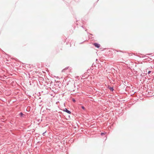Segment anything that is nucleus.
I'll use <instances>...</instances> for the list:
<instances>
[{
    "label": "nucleus",
    "mask_w": 154,
    "mask_h": 154,
    "mask_svg": "<svg viewBox=\"0 0 154 154\" xmlns=\"http://www.w3.org/2000/svg\"><path fill=\"white\" fill-rule=\"evenodd\" d=\"M94 45L97 48H99L100 47V45L97 43H94Z\"/></svg>",
    "instance_id": "obj_1"
},
{
    "label": "nucleus",
    "mask_w": 154,
    "mask_h": 154,
    "mask_svg": "<svg viewBox=\"0 0 154 154\" xmlns=\"http://www.w3.org/2000/svg\"><path fill=\"white\" fill-rule=\"evenodd\" d=\"M64 111L69 114H70L71 113V112L69 110H68L66 109H65Z\"/></svg>",
    "instance_id": "obj_2"
},
{
    "label": "nucleus",
    "mask_w": 154,
    "mask_h": 154,
    "mask_svg": "<svg viewBox=\"0 0 154 154\" xmlns=\"http://www.w3.org/2000/svg\"><path fill=\"white\" fill-rule=\"evenodd\" d=\"M108 88L111 91H113V88L111 87H108Z\"/></svg>",
    "instance_id": "obj_3"
},
{
    "label": "nucleus",
    "mask_w": 154,
    "mask_h": 154,
    "mask_svg": "<svg viewBox=\"0 0 154 154\" xmlns=\"http://www.w3.org/2000/svg\"><path fill=\"white\" fill-rule=\"evenodd\" d=\"M20 114L21 116H22L23 115V114L22 113H20Z\"/></svg>",
    "instance_id": "obj_4"
},
{
    "label": "nucleus",
    "mask_w": 154,
    "mask_h": 154,
    "mask_svg": "<svg viewBox=\"0 0 154 154\" xmlns=\"http://www.w3.org/2000/svg\"><path fill=\"white\" fill-rule=\"evenodd\" d=\"M82 108L83 109H84V110H85V108L84 106H82Z\"/></svg>",
    "instance_id": "obj_5"
},
{
    "label": "nucleus",
    "mask_w": 154,
    "mask_h": 154,
    "mask_svg": "<svg viewBox=\"0 0 154 154\" xmlns=\"http://www.w3.org/2000/svg\"><path fill=\"white\" fill-rule=\"evenodd\" d=\"M72 101H73V102H75V100L74 99H72Z\"/></svg>",
    "instance_id": "obj_6"
},
{
    "label": "nucleus",
    "mask_w": 154,
    "mask_h": 154,
    "mask_svg": "<svg viewBox=\"0 0 154 154\" xmlns=\"http://www.w3.org/2000/svg\"><path fill=\"white\" fill-rule=\"evenodd\" d=\"M151 72V71H149L148 72V74H149Z\"/></svg>",
    "instance_id": "obj_7"
},
{
    "label": "nucleus",
    "mask_w": 154,
    "mask_h": 154,
    "mask_svg": "<svg viewBox=\"0 0 154 154\" xmlns=\"http://www.w3.org/2000/svg\"><path fill=\"white\" fill-rule=\"evenodd\" d=\"M103 134H104V133H101V135H103Z\"/></svg>",
    "instance_id": "obj_8"
},
{
    "label": "nucleus",
    "mask_w": 154,
    "mask_h": 154,
    "mask_svg": "<svg viewBox=\"0 0 154 154\" xmlns=\"http://www.w3.org/2000/svg\"><path fill=\"white\" fill-rule=\"evenodd\" d=\"M45 133H43V134H45Z\"/></svg>",
    "instance_id": "obj_9"
}]
</instances>
